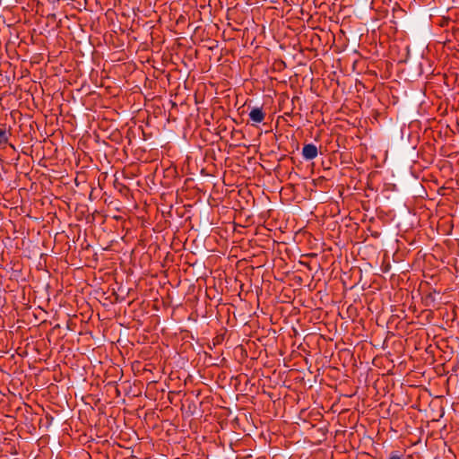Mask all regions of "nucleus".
<instances>
[{"label": "nucleus", "mask_w": 459, "mask_h": 459, "mask_svg": "<svg viewBox=\"0 0 459 459\" xmlns=\"http://www.w3.org/2000/svg\"><path fill=\"white\" fill-rule=\"evenodd\" d=\"M249 117L255 123H261L264 119V113L262 108H255L250 111Z\"/></svg>", "instance_id": "f03ea898"}, {"label": "nucleus", "mask_w": 459, "mask_h": 459, "mask_svg": "<svg viewBox=\"0 0 459 459\" xmlns=\"http://www.w3.org/2000/svg\"><path fill=\"white\" fill-rule=\"evenodd\" d=\"M389 459H402L401 456H399L396 454H392Z\"/></svg>", "instance_id": "20e7f679"}, {"label": "nucleus", "mask_w": 459, "mask_h": 459, "mask_svg": "<svg viewBox=\"0 0 459 459\" xmlns=\"http://www.w3.org/2000/svg\"><path fill=\"white\" fill-rule=\"evenodd\" d=\"M317 154V148L313 143L305 144L302 148V156L305 160H314Z\"/></svg>", "instance_id": "f257e3e1"}, {"label": "nucleus", "mask_w": 459, "mask_h": 459, "mask_svg": "<svg viewBox=\"0 0 459 459\" xmlns=\"http://www.w3.org/2000/svg\"><path fill=\"white\" fill-rule=\"evenodd\" d=\"M8 142V133L4 128H0V144H5Z\"/></svg>", "instance_id": "7ed1b4c3"}]
</instances>
